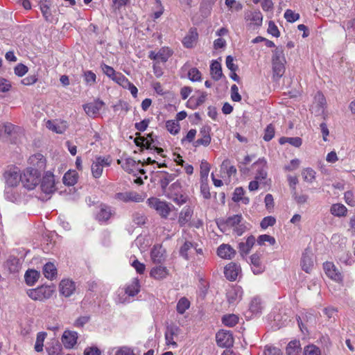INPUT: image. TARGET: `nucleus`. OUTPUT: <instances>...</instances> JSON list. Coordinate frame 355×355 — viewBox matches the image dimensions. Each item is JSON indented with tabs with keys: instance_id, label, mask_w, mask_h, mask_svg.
Listing matches in <instances>:
<instances>
[{
	"instance_id": "nucleus-1",
	"label": "nucleus",
	"mask_w": 355,
	"mask_h": 355,
	"mask_svg": "<svg viewBox=\"0 0 355 355\" xmlns=\"http://www.w3.org/2000/svg\"><path fill=\"white\" fill-rule=\"evenodd\" d=\"M41 175L35 169L26 168L19 176L24 187L33 190L40 182Z\"/></svg>"
},
{
	"instance_id": "nucleus-2",
	"label": "nucleus",
	"mask_w": 355,
	"mask_h": 355,
	"mask_svg": "<svg viewBox=\"0 0 355 355\" xmlns=\"http://www.w3.org/2000/svg\"><path fill=\"white\" fill-rule=\"evenodd\" d=\"M53 289L50 286H41L36 288L28 289L27 295L33 300L43 301L52 296Z\"/></svg>"
},
{
	"instance_id": "nucleus-3",
	"label": "nucleus",
	"mask_w": 355,
	"mask_h": 355,
	"mask_svg": "<svg viewBox=\"0 0 355 355\" xmlns=\"http://www.w3.org/2000/svg\"><path fill=\"white\" fill-rule=\"evenodd\" d=\"M147 203L150 208L157 211V212L164 218H166L171 212L169 204L166 202L162 201L157 198H150L147 200Z\"/></svg>"
},
{
	"instance_id": "nucleus-4",
	"label": "nucleus",
	"mask_w": 355,
	"mask_h": 355,
	"mask_svg": "<svg viewBox=\"0 0 355 355\" xmlns=\"http://www.w3.org/2000/svg\"><path fill=\"white\" fill-rule=\"evenodd\" d=\"M40 188L43 193L46 194H51L55 192V179L52 173L49 171L46 172L42 179H40Z\"/></svg>"
},
{
	"instance_id": "nucleus-5",
	"label": "nucleus",
	"mask_w": 355,
	"mask_h": 355,
	"mask_svg": "<svg viewBox=\"0 0 355 355\" xmlns=\"http://www.w3.org/2000/svg\"><path fill=\"white\" fill-rule=\"evenodd\" d=\"M217 345L221 347H230L234 344L232 334L230 331L220 330L216 335Z\"/></svg>"
},
{
	"instance_id": "nucleus-6",
	"label": "nucleus",
	"mask_w": 355,
	"mask_h": 355,
	"mask_svg": "<svg viewBox=\"0 0 355 355\" xmlns=\"http://www.w3.org/2000/svg\"><path fill=\"white\" fill-rule=\"evenodd\" d=\"M115 198L117 200L124 202H140L144 200L145 196L136 191L119 192L116 193Z\"/></svg>"
},
{
	"instance_id": "nucleus-7",
	"label": "nucleus",
	"mask_w": 355,
	"mask_h": 355,
	"mask_svg": "<svg viewBox=\"0 0 355 355\" xmlns=\"http://www.w3.org/2000/svg\"><path fill=\"white\" fill-rule=\"evenodd\" d=\"M114 214L112 207L106 204H101L98 206V211L96 214V219L101 223H106Z\"/></svg>"
},
{
	"instance_id": "nucleus-8",
	"label": "nucleus",
	"mask_w": 355,
	"mask_h": 355,
	"mask_svg": "<svg viewBox=\"0 0 355 355\" xmlns=\"http://www.w3.org/2000/svg\"><path fill=\"white\" fill-rule=\"evenodd\" d=\"M189 64L186 63L180 69V77L185 78L186 76L192 82H198L202 80L200 71L196 67L189 69Z\"/></svg>"
},
{
	"instance_id": "nucleus-9",
	"label": "nucleus",
	"mask_w": 355,
	"mask_h": 355,
	"mask_svg": "<svg viewBox=\"0 0 355 355\" xmlns=\"http://www.w3.org/2000/svg\"><path fill=\"white\" fill-rule=\"evenodd\" d=\"M323 269L328 277L332 280L340 282L343 281V277L341 272L332 262L327 261L323 263Z\"/></svg>"
},
{
	"instance_id": "nucleus-10",
	"label": "nucleus",
	"mask_w": 355,
	"mask_h": 355,
	"mask_svg": "<svg viewBox=\"0 0 355 355\" xmlns=\"http://www.w3.org/2000/svg\"><path fill=\"white\" fill-rule=\"evenodd\" d=\"M261 256L259 252H256L250 257L251 269L254 275H260L265 270L266 267L261 261Z\"/></svg>"
},
{
	"instance_id": "nucleus-11",
	"label": "nucleus",
	"mask_w": 355,
	"mask_h": 355,
	"mask_svg": "<svg viewBox=\"0 0 355 355\" xmlns=\"http://www.w3.org/2000/svg\"><path fill=\"white\" fill-rule=\"evenodd\" d=\"M29 163L31 166L28 168L35 169L40 175L42 171L46 168V159L41 153H37L29 157Z\"/></svg>"
},
{
	"instance_id": "nucleus-12",
	"label": "nucleus",
	"mask_w": 355,
	"mask_h": 355,
	"mask_svg": "<svg viewBox=\"0 0 355 355\" xmlns=\"http://www.w3.org/2000/svg\"><path fill=\"white\" fill-rule=\"evenodd\" d=\"M180 331V329L177 325L173 324L167 325L164 333L166 344L167 345H172L173 347H177L178 344L174 341V336H177Z\"/></svg>"
},
{
	"instance_id": "nucleus-13",
	"label": "nucleus",
	"mask_w": 355,
	"mask_h": 355,
	"mask_svg": "<svg viewBox=\"0 0 355 355\" xmlns=\"http://www.w3.org/2000/svg\"><path fill=\"white\" fill-rule=\"evenodd\" d=\"M252 166L256 169V180L261 181L266 179L268 175V165L264 158H259L253 164Z\"/></svg>"
},
{
	"instance_id": "nucleus-14",
	"label": "nucleus",
	"mask_w": 355,
	"mask_h": 355,
	"mask_svg": "<svg viewBox=\"0 0 355 355\" xmlns=\"http://www.w3.org/2000/svg\"><path fill=\"white\" fill-rule=\"evenodd\" d=\"M78 333L74 331L65 330L61 337V341L67 349H72L77 343Z\"/></svg>"
},
{
	"instance_id": "nucleus-15",
	"label": "nucleus",
	"mask_w": 355,
	"mask_h": 355,
	"mask_svg": "<svg viewBox=\"0 0 355 355\" xmlns=\"http://www.w3.org/2000/svg\"><path fill=\"white\" fill-rule=\"evenodd\" d=\"M241 272L240 264L235 262H231L225 267L224 274L229 281H235Z\"/></svg>"
},
{
	"instance_id": "nucleus-16",
	"label": "nucleus",
	"mask_w": 355,
	"mask_h": 355,
	"mask_svg": "<svg viewBox=\"0 0 355 355\" xmlns=\"http://www.w3.org/2000/svg\"><path fill=\"white\" fill-rule=\"evenodd\" d=\"M245 19L250 21L249 26L259 28L262 25L263 15L259 10L249 11L245 14Z\"/></svg>"
},
{
	"instance_id": "nucleus-17",
	"label": "nucleus",
	"mask_w": 355,
	"mask_h": 355,
	"mask_svg": "<svg viewBox=\"0 0 355 355\" xmlns=\"http://www.w3.org/2000/svg\"><path fill=\"white\" fill-rule=\"evenodd\" d=\"M210 132L211 128L209 126L205 125L202 127L199 134L201 137L194 141L193 146L195 147H198L201 145L204 146H209L211 140Z\"/></svg>"
},
{
	"instance_id": "nucleus-18",
	"label": "nucleus",
	"mask_w": 355,
	"mask_h": 355,
	"mask_svg": "<svg viewBox=\"0 0 355 355\" xmlns=\"http://www.w3.org/2000/svg\"><path fill=\"white\" fill-rule=\"evenodd\" d=\"M198 39V33L196 28H191L188 33L182 40V44L185 48L192 49L195 46Z\"/></svg>"
},
{
	"instance_id": "nucleus-19",
	"label": "nucleus",
	"mask_w": 355,
	"mask_h": 355,
	"mask_svg": "<svg viewBox=\"0 0 355 355\" xmlns=\"http://www.w3.org/2000/svg\"><path fill=\"white\" fill-rule=\"evenodd\" d=\"M301 266L304 271L309 273L313 267V253L311 250L306 249L302 254Z\"/></svg>"
},
{
	"instance_id": "nucleus-20",
	"label": "nucleus",
	"mask_w": 355,
	"mask_h": 355,
	"mask_svg": "<svg viewBox=\"0 0 355 355\" xmlns=\"http://www.w3.org/2000/svg\"><path fill=\"white\" fill-rule=\"evenodd\" d=\"M256 239L253 235L248 236L245 242H240L238 245L239 252L243 258L249 254L255 243Z\"/></svg>"
},
{
	"instance_id": "nucleus-21",
	"label": "nucleus",
	"mask_w": 355,
	"mask_h": 355,
	"mask_svg": "<svg viewBox=\"0 0 355 355\" xmlns=\"http://www.w3.org/2000/svg\"><path fill=\"white\" fill-rule=\"evenodd\" d=\"M243 289L239 286H235L230 288L227 293V300L229 304H234L240 301L243 295Z\"/></svg>"
},
{
	"instance_id": "nucleus-22",
	"label": "nucleus",
	"mask_w": 355,
	"mask_h": 355,
	"mask_svg": "<svg viewBox=\"0 0 355 355\" xmlns=\"http://www.w3.org/2000/svg\"><path fill=\"white\" fill-rule=\"evenodd\" d=\"M286 61L272 62V80L278 82L284 76L286 70Z\"/></svg>"
},
{
	"instance_id": "nucleus-23",
	"label": "nucleus",
	"mask_w": 355,
	"mask_h": 355,
	"mask_svg": "<svg viewBox=\"0 0 355 355\" xmlns=\"http://www.w3.org/2000/svg\"><path fill=\"white\" fill-rule=\"evenodd\" d=\"M217 254L225 259H231L236 254V250L229 244H221L217 249Z\"/></svg>"
},
{
	"instance_id": "nucleus-24",
	"label": "nucleus",
	"mask_w": 355,
	"mask_h": 355,
	"mask_svg": "<svg viewBox=\"0 0 355 355\" xmlns=\"http://www.w3.org/2000/svg\"><path fill=\"white\" fill-rule=\"evenodd\" d=\"M76 289L74 282L69 279H63L60 283V292L65 297L71 296Z\"/></svg>"
},
{
	"instance_id": "nucleus-25",
	"label": "nucleus",
	"mask_w": 355,
	"mask_h": 355,
	"mask_svg": "<svg viewBox=\"0 0 355 355\" xmlns=\"http://www.w3.org/2000/svg\"><path fill=\"white\" fill-rule=\"evenodd\" d=\"M166 250L161 245H154L151 250L150 256L153 261L157 263H161L165 259Z\"/></svg>"
},
{
	"instance_id": "nucleus-26",
	"label": "nucleus",
	"mask_w": 355,
	"mask_h": 355,
	"mask_svg": "<svg viewBox=\"0 0 355 355\" xmlns=\"http://www.w3.org/2000/svg\"><path fill=\"white\" fill-rule=\"evenodd\" d=\"M103 105V101L98 99L94 102L85 105L83 108L89 116H94L98 113L99 110L102 108Z\"/></svg>"
},
{
	"instance_id": "nucleus-27",
	"label": "nucleus",
	"mask_w": 355,
	"mask_h": 355,
	"mask_svg": "<svg viewBox=\"0 0 355 355\" xmlns=\"http://www.w3.org/2000/svg\"><path fill=\"white\" fill-rule=\"evenodd\" d=\"M207 96V93L202 92L200 93V95L198 97H195L193 96H191L187 102V107H189L192 110H196L205 102Z\"/></svg>"
},
{
	"instance_id": "nucleus-28",
	"label": "nucleus",
	"mask_w": 355,
	"mask_h": 355,
	"mask_svg": "<svg viewBox=\"0 0 355 355\" xmlns=\"http://www.w3.org/2000/svg\"><path fill=\"white\" fill-rule=\"evenodd\" d=\"M169 272L167 268L162 266L153 267L150 272V277L157 280H161L166 278Z\"/></svg>"
},
{
	"instance_id": "nucleus-29",
	"label": "nucleus",
	"mask_w": 355,
	"mask_h": 355,
	"mask_svg": "<svg viewBox=\"0 0 355 355\" xmlns=\"http://www.w3.org/2000/svg\"><path fill=\"white\" fill-rule=\"evenodd\" d=\"M140 291V283L138 278L132 279V282L128 284L125 288V293L129 296L134 297Z\"/></svg>"
},
{
	"instance_id": "nucleus-30",
	"label": "nucleus",
	"mask_w": 355,
	"mask_h": 355,
	"mask_svg": "<svg viewBox=\"0 0 355 355\" xmlns=\"http://www.w3.org/2000/svg\"><path fill=\"white\" fill-rule=\"evenodd\" d=\"M39 4L40 8L45 20L51 21L52 17V14L50 10L51 1L50 0H40Z\"/></svg>"
},
{
	"instance_id": "nucleus-31",
	"label": "nucleus",
	"mask_w": 355,
	"mask_h": 355,
	"mask_svg": "<svg viewBox=\"0 0 355 355\" xmlns=\"http://www.w3.org/2000/svg\"><path fill=\"white\" fill-rule=\"evenodd\" d=\"M210 71L212 78L218 81L223 76L222 67L219 62L213 60L210 65Z\"/></svg>"
},
{
	"instance_id": "nucleus-32",
	"label": "nucleus",
	"mask_w": 355,
	"mask_h": 355,
	"mask_svg": "<svg viewBox=\"0 0 355 355\" xmlns=\"http://www.w3.org/2000/svg\"><path fill=\"white\" fill-rule=\"evenodd\" d=\"M4 196L6 200L12 202H17L21 198V195L17 189L15 187H6Z\"/></svg>"
},
{
	"instance_id": "nucleus-33",
	"label": "nucleus",
	"mask_w": 355,
	"mask_h": 355,
	"mask_svg": "<svg viewBox=\"0 0 355 355\" xmlns=\"http://www.w3.org/2000/svg\"><path fill=\"white\" fill-rule=\"evenodd\" d=\"M40 277V274L35 270H28L24 275L25 282L28 286H33Z\"/></svg>"
},
{
	"instance_id": "nucleus-34",
	"label": "nucleus",
	"mask_w": 355,
	"mask_h": 355,
	"mask_svg": "<svg viewBox=\"0 0 355 355\" xmlns=\"http://www.w3.org/2000/svg\"><path fill=\"white\" fill-rule=\"evenodd\" d=\"M63 183L67 186H73L78 181V173L76 171L69 170L64 173L63 178Z\"/></svg>"
},
{
	"instance_id": "nucleus-35",
	"label": "nucleus",
	"mask_w": 355,
	"mask_h": 355,
	"mask_svg": "<svg viewBox=\"0 0 355 355\" xmlns=\"http://www.w3.org/2000/svg\"><path fill=\"white\" fill-rule=\"evenodd\" d=\"M287 355H300L301 352V347L300 341L291 340L288 343L286 349Z\"/></svg>"
},
{
	"instance_id": "nucleus-36",
	"label": "nucleus",
	"mask_w": 355,
	"mask_h": 355,
	"mask_svg": "<svg viewBox=\"0 0 355 355\" xmlns=\"http://www.w3.org/2000/svg\"><path fill=\"white\" fill-rule=\"evenodd\" d=\"M330 212L335 216L342 217L346 216L347 209L344 205L336 203L331 205Z\"/></svg>"
},
{
	"instance_id": "nucleus-37",
	"label": "nucleus",
	"mask_w": 355,
	"mask_h": 355,
	"mask_svg": "<svg viewBox=\"0 0 355 355\" xmlns=\"http://www.w3.org/2000/svg\"><path fill=\"white\" fill-rule=\"evenodd\" d=\"M195 245H198L197 243L189 241H185L180 248V255L182 257H183L185 260H189V250H191V248H193Z\"/></svg>"
},
{
	"instance_id": "nucleus-38",
	"label": "nucleus",
	"mask_w": 355,
	"mask_h": 355,
	"mask_svg": "<svg viewBox=\"0 0 355 355\" xmlns=\"http://www.w3.org/2000/svg\"><path fill=\"white\" fill-rule=\"evenodd\" d=\"M43 273L46 278L53 279L57 275V269L53 263H46L43 268Z\"/></svg>"
},
{
	"instance_id": "nucleus-39",
	"label": "nucleus",
	"mask_w": 355,
	"mask_h": 355,
	"mask_svg": "<svg viewBox=\"0 0 355 355\" xmlns=\"http://www.w3.org/2000/svg\"><path fill=\"white\" fill-rule=\"evenodd\" d=\"M262 310V304L261 299L259 297H254L249 306V311L253 314V315H257L261 313Z\"/></svg>"
},
{
	"instance_id": "nucleus-40",
	"label": "nucleus",
	"mask_w": 355,
	"mask_h": 355,
	"mask_svg": "<svg viewBox=\"0 0 355 355\" xmlns=\"http://www.w3.org/2000/svg\"><path fill=\"white\" fill-rule=\"evenodd\" d=\"M6 187H15L19 182V175L15 171H10L5 174Z\"/></svg>"
},
{
	"instance_id": "nucleus-41",
	"label": "nucleus",
	"mask_w": 355,
	"mask_h": 355,
	"mask_svg": "<svg viewBox=\"0 0 355 355\" xmlns=\"http://www.w3.org/2000/svg\"><path fill=\"white\" fill-rule=\"evenodd\" d=\"M191 303L186 297H181L176 305V311L179 314H184L189 309Z\"/></svg>"
},
{
	"instance_id": "nucleus-42",
	"label": "nucleus",
	"mask_w": 355,
	"mask_h": 355,
	"mask_svg": "<svg viewBox=\"0 0 355 355\" xmlns=\"http://www.w3.org/2000/svg\"><path fill=\"white\" fill-rule=\"evenodd\" d=\"M193 214V210L190 207H185L180 214L179 222L185 224L191 219Z\"/></svg>"
},
{
	"instance_id": "nucleus-43",
	"label": "nucleus",
	"mask_w": 355,
	"mask_h": 355,
	"mask_svg": "<svg viewBox=\"0 0 355 355\" xmlns=\"http://www.w3.org/2000/svg\"><path fill=\"white\" fill-rule=\"evenodd\" d=\"M159 173L164 175V176L160 179L159 182L161 187L163 189H164L168 187L169 183L175 179V175L173 173H169L164 171H159Z\"/></svg>"
},
{
	"instance_id": "nucleus-44",
	"label": "nucleus",
	"mask_w": 355,
	"mask_h": 355,
	"mask_svg": "<svg viewBox=\"0 0 355 355\" xmlns=\"http://www.w3.org/2000/svg\"><path fill=\"white\" fill-rule=\"evenodd\" d=\"M169 198L174 202L176 205L181 206L186 203L188 200L189 197L186 194L182 193H171Z\"/></svg>"
},
{
	"instance_id": "nucleus-45",
	"label": "nucleus",
	"mask_w": 355,
	"mask_h": 355,
	"mask_svg": "<svg viewBox=\"0 0 355 355\" xmlns=\"http://www.w3.org/2000/svg\"><path fill=\"white\" fill-rule=\"evenodd\" d=\"M46 336V333L44 331H40L37 333L36 341L35 344V350L37 352H41L43 351V347H44V341L45 340V338Z\"/></svg>"
},
{
	"instance_id": "nucleus-46",
	"label": "nucleus",
	"mask_w": 355,
	"mask_h": 355,
	"mask_svg": "<svg viewBox=\"0 0 355 355\" xmlns=\"http://www.w3.org/2000/svg\"><path fill=\"white\" fill-rule=\"evenodd\" d=\"M223 323L227 327H234L239 322V317L235 314H227L222 318Z\"/></svg>"
},
{
	"instance_id": "nucleus-47",
	"label": "nucleus",
	"mask_w": 355,
	"mask_h": 355,
	"mask_svg": "<svg viewBox=\"0 0 355 355\" xmlns=\"http://www.w3.org/2000/svg\"><path fill=\"white\" fill-rule=\"evenodd\" d=\"M200 189L204 199L209 200L211 198L208 180H200Z\"/></svg>"
},
{
	"instance_id": "nucleus-48",
	"label": "nucleus",
	"mask_w": 355,
	"mask_h": 355,
	"mask_svg": "<svg viewBox=\"0 0 355 355\" xmlns=\"http://www.w3.org/2000/svg\"><path fill=\"white\" fill-rule=\"evenodd\" d=\"M200 180H208V175L210 171V164L206 160H202L200 163Z\"/></svg>"
},
{
	"instance_id": "nucleus-49",
	"label": "nucleus",
	"mask_w": 355,
	"mask_h": 355,
	"mask_svg": "<svg viewBox=\"0 0 355 355\" xmlns=\"http://www.w3.org/2000/svg\"><path fill=\"white\" fill-rule=\"evenodd\" d=\"M7 266L10 272H17L20 268L19 259L17 257H10L7 261Z\"/></svg>"
},
{
	"instance_id": "nucleus-50",
	"label": "nucleus",
	"mask_w": 355,
	"mask_h": 355,
	"mask_svg": "<svg viewBox=\"0 0 355 355\" xmlns=\"http://www.w3.org/2000/svg\"><path fill=\"white\" fill-rule=\"evenodd\" d=\"M167 130L172 135H176L180 132V125L177 121L168 120L166 123Z\"/></svg>"
},
{
	"instance_id": "nucleus-51",
	"label": "nucleus",
	"mask_w": 355,
	"mask_h": 355,
	"mask_svg": "<svg viewBox=\"0 0 355 355\" xmlns=\"http://www.w3.org/2000/svg\"><path fill=\"white\" fill-rule=\"evenodd\" d=\"M242 219L243 216L241 214H235L233 215L232 216L228 217L227 219H225V220L226 224H227V226H229V227L234 228L238 225H239V223H241Z\"/></svg>"
},
{
	"instance_id": "nucleus-52",
	"label": "nucleus",
	"mask_w": 355,
	"mask_h": 355,
	"mask_svg": "<svg viewBox=\"0 0 355 355\" xmlns=\"http://www.w3.org/2000/svg\"><path fill=\"white\" fill-rule=\"evenodd\" d=\"M84 80L86 85L92 86L96 82V75L90 70L85 71L83 72Z\"/></svg>"
},
{
	"instance_id": "nucleus-53",
	"label": "nucleus",
	"mask_w": 355,
	"mask_h": 355,
	"mask_svg": "<svg viewBox=\"0 0 355 355\" xmlns=\"http://www.w3.org/2000/svg\"><path fill=\"white\" fill-rule=\"evenodd\" d=\"M286 61L284 50L282 46H277L273 51L272 62Z\"/></svg>"
},
{
	"instance_id": "nucleus-54",
	"label": "nucleus",
	"mask_w": 355,
	"mask_h": 355,
	"mask_svg": "<svg viewBox=\"0 0 355 355\" xmlns=\"http://www.w3.org/2000/svg\"><path fill=\"white\" fill-rule=\"evenodd\" d=\"M315 171L311 168H306L302 172L304 181L312 182L315 178Z\"/></svg>"
},
{
	"instance_id": "nucleus-55",
	"label": "nucleus",
	"mask_w": 355,
	"mask_h": 355,
	"mask_svg": "<svg viewBox=\"0 0 355 355\" xmlns=\"http://www.w3.org/2000/svg\"><path fill=\"white\" fill-rule=\"evenodd\" d=\"M257 241L259 245H264L265 242H268L271 245H275L276 243L275 239L273 236L268 234L260 235L258 237Z\"/></svg>"
},
{
	"instance_id": "nucleus-56",
	"label": "nucleus",
	"mask_w": 355,
	"mask_h": 355,
	"mask_svg": "<svg viewBox=\"0 0 355 355\" xmlns=\"http://www.w3.org/2000/svg\"><path fill=\"white\" fill-rule=\"evenodd\" d=\"M91 170L93 177L94 178H99L103 173V168L96 161H94L92 164Z\"/></svg>"
},
{
	"instance_id": "nucleus-57",
	"label": "nucleus",
	"mask_w": 355,
	"mask_h": 355,
	"mask_svg": "<svg viewBox=\"0 0 355 355\" xmlns=\"http://www.w3.org/2000/svg\"><path fill=\"white\" fill-rule=\"evenodd\" d=\"M284 18L288 22L293 23L300 18L298 13L294 12L293 10L288 9L284 12Z\"/></svg>"
},
{
	"instance_id": "nucleus-58",
	"label": "nucleus",
	"mask_w": 355,
	"mask_h": 355,
	"mask_svg": "<svg viewBox=\"0 0 355 355\" xmlns=\"http://www.w3.org/2000/svg\"><path fill=\"white\" fill-rule=\"evenodd\" d=\"M276 223L275 217L269 216L264 217L261 221L260 225L262 229H266L270 226H273Z\"/></svg>"
},
{
	"instance_id": "nucleus-59",
	"label": "nucleus",
	"mask_w": 355,
	"mask_h": 355,
	"mask_svg": "<svg viewBox=\"0 0 355 355\" xmlns=\"http://www.w3.org/2000/svg\"><path fill=\"white\" fill-rule=\"evenodd\" d=\"M132 221L137 225H143L146 223V218L144 214L135 212L132 216Z\"/></svg>"
},
{
	"instance_id": "nucleus-60",
	"label": "nucleus",
	"mask_w": 355,
	"mask_h": 355,
	"mask_svg": "<svg viewBox=\"0 0 355 355\" xmlns=\"http://www.w3.org/2000/svg\"><path fill=\"white\" fill-rule=\"evenodd\" d=\"M28 67L22 63L17 64L14 69L15 74L19 77H22L24 76L28 72Z\"/></svg>"
},
{
	"instance_id": "nucleus-61",
	"label": "nucleus",
	"mask_w": 355,
	"mask_h": 355,
	"mask_svg": "<svg viewBox=\"0 0 355 355\" xmlns=\"http://www.w3.org/2000/svg\"><path fill=\"white\" fill-rule=\"evenodd\" d=\"M275 136V128L272 124H269L265 129V133L263 139L266 141H270Z\"/></svg>"
},
{
	"instance_id": "nucleus-62",
	"label": "nucleus",
	"mask_w": 355,
	"mask_h": 355,
	"mask_svg": "<svg viewBox=\"0 0 355 355\" xmlns=\"http://www.w3.org/2000/svg\"><path fill=\"white\" fill-rule=\"evenodd\" d=\"M304 355H320V349L315 345H308L304 348Z\"/></svg>"
},
{
	"instance_id": "nucleus-63",
	"label": "nucleus",
	"mask_w": 355,
	"mask_h": 355,
	"mask_svg": "<svg viewBox=\"0 0 355 355\" xmlns=\"http://www.w3.org/2000/svg\"><path fill=\"white\" fill-rule=\"evenodd\" d=\"M115 355H135L133 349L128 346H122L117 349Z\"/></svg>"
},
{
	"instance_id": "nucleus-64",
	"label": "nucleus",
	"mask_w": 355,
	"mask_h": 355,
	"mask_svg": "<svg viewBox=\"0 0 355 355\" xmlns=\"http://www.w3.org/2000/svg\"><path fill=\"white\" fill-rule=\"evenodd\" d=\"M46 351L49 355H60L62 351V347L60 344H55L46 348Z\"/></svg>"
}]
</instances>
